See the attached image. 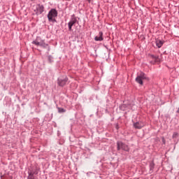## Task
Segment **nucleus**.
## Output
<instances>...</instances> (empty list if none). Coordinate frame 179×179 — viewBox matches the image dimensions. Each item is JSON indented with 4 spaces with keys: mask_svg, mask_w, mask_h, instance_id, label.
Here are the masks:
<instances>
[{
    "mask_svg": "<svg viewBox=\"0 0 179 179\" xmlns=\"http://www.w3.org/2000/svg\"><path fill=\"white\" fill-rule=\"evenodd\" d=\"M149 80V78L146 76V74H145L143 72H141L138 74L136 81L137 83H139V85H143V80Z\"/></svg>",
    "mask_w": 179,
    "mask_h": 179,
    "instance_id": "f257e3e1",
    "label": "nucleus"
},
{
    "mask_svg": "<svg viewBox=\"0 0 179 179\" xmlns=\"http://www.w3.org/2000/svg\"><path fill=\"white\" fill-rule=\"evenodd\" d=\"M31 1H33V0H31Z\"/></svg>",
    "mask_w": 179,
    "mask_h": 179,
    "instance_id": "a211bd4d",
    "label": "nucleus"
},
{
    "mask_svg": "<svg viewBox=\"0 0 179 179\" xmlns=\"http://www.w3.org/2000/svg\"><path fill=\"white\" fill-rule=\"evenodd\" d=\"M134 128H136L137 129H141V128H143V123L141 122H136L134 124Z\"/></svg>",
    "mask_w": 179,
    "mask_h": 179,
    "instance_id": "1a4fd4ad",
    "label": "nucleus"
},
{
    "mask_svg": "<svg viewBox=\"0 0 179 179\" xmlns=\"http://www.w3.org/2000/svg\"><path fill=\"white\" fill-rule=\"evenodd\" d=\"M32 43H33V44H35L36 45H41V43H40L37 41H34Z\"/></svg>",
    "mask_w": 179,
    "mask_h": 179,
    "instance_id": "4468645a",
    "label": "nucleus"
},
{
    "mask_svg": "<svg viewBox=\"0 0 179 179\" xmlns=\"http://www.w3.org/2000/svg\"><path fill=\"white\" fill-rule=\"evenodd\" d=\"M76 22H77L76 18V17H73V18H71V20L69 22V30L70 31H72V26H73V24H75V23H76Z\"/></svg>",
    "mask_w": 179,
    "mask_h": 179,
    "instance_id": "423d86ee",
    "label": "nucleus"
},
{
    "mask_svg": "<svg viewBox=\"0 0 179 179\" xmlns=\"http://www.w3.org/2000/svg\"><path fill=\"white\" fill-rule=\"evenodd\" d=\"M156 45L158 47V48H161L162 45H163V41H162L161 40H157Z\"/></svg>",
    "mask_w": 179,
    "mask_h": 179,
    "instance_id": "9d476101",
    "label": "nucleus"
},
{
    "mask_svg": "<svg viewBox=\"0 0 179 179\" xmlns=\"http://www.w3.org/2000/svg\"><path fill=\"white\" fill-rule=\"evenodd\" d=\"M122 149V150H125L126 152L129 151V147L128 145L124 144L122 142H117V150Z\"/></svg>",
    "mask_w": 179,
    "mask_h": 179,
    "instance_id": "20e7f679",
    "label": "nucleus"
},
{
    "mask_svg": "<svg viewBox=\"0 0 179 179\" xmlns=\"http://www.w3.org/2000/svg\"><path fill=\"white\" fill-rule=\"evenodd\" d=\"M150 58L151 59H152L151 61V64H155V62H160V59H159V57H157V56H155L153 55H150Z\"/></svg>",
    "mask_w": 179,
    "mask_h": 179,
    "instance_id": "0eeeda50",
    "label": "nucleus"
},
{
    "mask_svg": "<svg viewBox=\"0 0 179 179\" xmlns=\"http://www.w3.org/2000/svg\"><path fill=\"white\" fill-rule=\"evenodd\" d=\"M28 179H34V174L31 172L29 173V176H28Z\"/></svg>",
    "mask_w": 179,
    "mask_h": 179,
    "instance_id": "9b49d317",
    "label": "nucleus"
},
{
    "mask_svg": "<svg viewBox=\"0 0 179 179\" xmlns=\"http://www.w3.org/2000/svg\"><path fill=\"white\" fill-rule=\"evenodd\" d=\"M34 11L36 13V15H41V13L44 12V6L41 4L36 5V8L34 9Z\"/></svg>",
    "mask_w": 179,
    "mask_h": 179,
    "instance_id": "7ed1b4c3",
    "label": "nucleus"
},
{
    "mask_svg": "<svg viewBox=\"0 0 179 179\" xmlns=\"http://www.w3.org/2000/svg\"><path fill=\"white\" fill-rule=\"evenodd\" d=\"M65 109L62 108H58V112L59 113H65Z\"/></svg>",
    "mask_w": 179,
    "mask_h": 179,
    "instance_id": "f8f14e48",
    "label": "nucleus"
},
{
    "mask_svg": "<svg viewBox=\"0 0 179 179\" xmlns=\"http://www.w3.org/2000/svg\"><path fill=\"white\" fill-rule=\"evenodd\" d=\"M66 82H68V78H65L64 79L59 78L57 80V83L59 86L64 87L66 85Z\"/></svg>",
    "mask_w": 179,
    "mask_h": 179,
    "instance_id": "39448f33",
    "label": "nucleus"
},
{
    "mask_svg": "<svg viewBox=\"0 0 179 179\" xmlns=\"http://www.w3.org/2000/svg\"><path fill=\"white\" fill-rule=\"evenodd\" d=\"M66 1H71V0H66Z\"/></svg>",
    "mask_w": 179,
    "mask_h": 179,
    "instance_id": "dca6fc26",
    "label": "nucleus"
},
{
    "mask_svg": "<svg viewBox=\"0 0 179 179\" xmlns=\"http://www.w3.org/2000/svg\"><path fill=\"white\" fill-rule=\"evenodd\" d=\"M57 16H58V12L57 10L52 8L48 14V19L50 22H54L55 21V17H57Z\"/></svg>",
    "mask_w": 179,
    "mask_h": 179,
    "instance_id": "f03ea898",
    "label": "nucleus"
},
{
    "mask_svg": "<svg viewBox=\"0 0 179 179\" xmlns=\"http://www.w3.org/2000/svg\"><path fill=\"white\" fill-rule=\"evenodd\" d=\"M178 113H179V110H178Z\"/></svg>",
    "mask_w": 179,
    "mask_h": 179,
    "instance_id": "f3484780",
    "label": "nucleus"
},
{
    "mask_svg": "<svg viewBox=\"0 0 179 179\" xmlns=\"http://www.w3.org/2000/svg\"><path fill=\"white\" fill-rule=\"evenodd\" d=\"M178 137V133H177V132L173 133L172 138L174 139Z\"/></svg>",
    "mask_w": 179,
    "mask_h": 179,
    "instance_id": "ddd939ff",
    "label": "nucleus"
},
{
    "mask_svg": "<svg viewBox=\"0 0 179 179\" xmlns=\"http://www.w3.org/2000/svg\"><path fill=\"white\" fill-rule=\"evenodd\" d=\"M94 40L95 41H103V32H99V36H95Z\"/></svg>",
    "mask_w": 179,
    "mask_h": 179,
    "instance_id": "6e6552de",
    "label": "nucleus"
},
{
    "mask_svg": "<svg viewBox=\"0 0 179 179\" xmlns=\"http://www.w3.org/2000/svg\"><path fill=\"white\" fill-rule=\"evenodd\" d=\"M88 1V2H90L92 0H87Z\"/></svg>",
    "mask_w": 179,
    "mask_h": 179,
    "instance_id": "2eb2a0df",
    "label": "nucleus"
}]
</instances>
